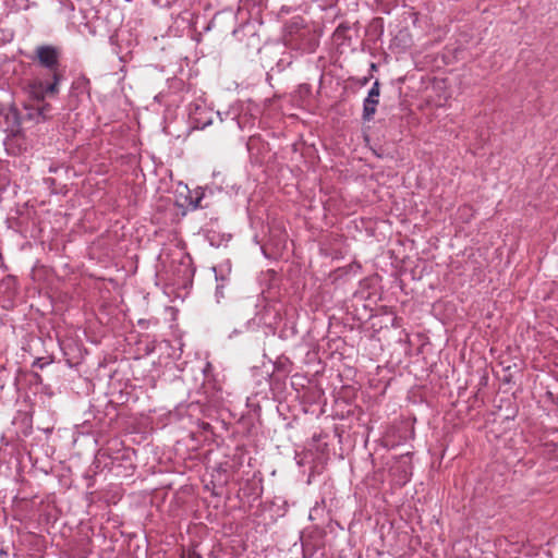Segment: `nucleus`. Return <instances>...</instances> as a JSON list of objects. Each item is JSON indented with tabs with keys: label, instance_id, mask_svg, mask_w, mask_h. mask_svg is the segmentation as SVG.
<instances>
[{
	"label": "nucleus",
	"instance_id": "nucleus-4",
	"mask_svg": "<svg viewBox=\"0 0 558 558\" xmlns=\"http://www.w3.org/2000/svg\"><path fill=\"white\" fill-rule=\"evenodd\" d=\"M183 558H202V556L196 551L192 550L184 555Z\"/></svg>",
	"mask_w": 558,
	"mask_h": 558
},
{
	"label": "nucleus",
	"instance_id": "nucleus-2",
	"mask_svg": "<svg viewBox=\"0 0 558 558\" xmlns=\"http://www.w3.org/2000/svg\"><path fill=\"white\" fill-rule=\"evenodd\" d=\"M379 96L380 84L378 81H376L372 88L368 90L367 97L364 99L362 116L364 121L373 120L376 113L377 105L379 104Z\"/></svg>",
	"mask_w": 558,
	"mask_h": 558
},
{
	"label": "nucleus",
	"instance_id": "nucleus-1",
	"mask_svg": "<svg viewBox=\"0 0 558 558\" xmlns=\"http://www.w3.org/2000/svg\"><path fill=\"white\" fill-rule=\"evenodd\" d=\"M35 59L39 65L48 70L50 76L49 82H45L40 77H33L27 83L29 96L35 100H43L47 96H56L59 94V85L63 77L60 71V51L50 45H41L35 49Z\"/></svg>",
	"mask_w": 558,
	"mask_h": 558
},
{
	"label": "nucleus",
	"instance_id": "nucleus-3",
	"mask_svg": "<svg viewBox=\"0 0 558 558\" xmlns=\"http://www.w3.org/2000/svg\"><path fill=\"white\" fill-rule=\"evenodd\" d=\"M40 105L36 108H32V112L28 113L29 118L35 119L37 122L45 121L50 117L51 106L38 100Z\"/></svg>",
	"mask_w": 558,
	"mask_h": 558
}]
</instances>
